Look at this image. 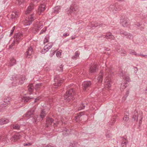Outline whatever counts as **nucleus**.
Segmentation results:
<instances>
[{
    "instance_id": "f257e3e1",
    "label": "nucleus",
    "mask_w": 147,
    "mask_h": 147,
    "mask_svg": "<svg viewBox=\"0 0 147 147\" xmlns=\"http://www.w3.org/2000/svg\"><path fill=\"white\" fill-rule=\"evenodd\" d=\"M41 0H31V2L26 10L25 13L27 15L24 21L23 24L25 26L30 25L32 22L35 19V15L34 13L32 12L34 9V4L33 3L36 1V3L39 2Z\"/></svg>"
},
{
    "instance_id": "f03ea898",
    "label": "nucleus",
    "mask_w": 147,
    "mask_h": 147,
    "mask_svg": "<svg viewBox=\"0 0 147 147\" xmlns=\"http://www.w3.org/2000/svg\"><path fill=\"white\" fill-rule=\"evenodd\" d=\"M53 99L52 98H49L46 102V104H45L43 106V109L42 110L40 115L42 119L45 117L46 114L48 113L51 108L53 105Z\"/></svg>"
},
{
    "instance_id": "7ed1b4c3",
    "label": "nucleus",
    "mask_w": 147,
    "mask_h": 147,
    "mask_svg": "<svg viewBox=\"0 0 147 147\" xmlns=\"http://www.w3.org/2000/svg\"><path fill=\"white\" fill-rule=\"evenodd\" d=\"M106 73V78L105 80V82L106 87L109 88L111 86L112 83L111 77L113 76V68L112 67L107 68L105 71Z\"/></svg>"
},
{
    "instance_id": "20e7f679",
    "label": "nucleus",
    "mask_w": 147,
    "mask_h": 147,
    "mask_svg": "<svg viewBox=\"0 0 147 147\" xmlns=\"http://www.w3.org/2000/svg\"><path fill=\"white\" fill-rule=\"evenodd\" d=\"M76 97V89L74 88H71L67 90L64 95V99L68 102L74 100Z\"/></svg>"
},
{
    "instance_id": "39448f33",
    "label": "nucleus",
    "mask_w": 147,
    "mask_h": 147,
    "mask_svg": "<svg viewBox=\"0 0 147 147\" xmlns=\"http://www.w3.org/2000/svg\"><path fill=\"white\" fill-rule=\"evenodd\" d=\"M25 75H18L15 74L12 76V78L13 81L12 82V86H17L19 84L24 83L25 79Z\"/></svg>"
},
{
    "instance_id": "423d86ee",
    "label": "nucleus",
    "mask_w": 147,
    "mask_h": 147,
    "mask_svg": "<svg viewBox=\"0 0 147 147\" xmlns=\"http://www.w3.org/2000/svg\"><path fill=\"white\" fill-rule=\"evenodd\" d=\"M34 110H32L30 111H28L24 115V119H28L31 117H33L32 118V120L33 122L35 123H38L39 121L37 119L38 116H33L34 113Z\"/></svg>"
},
{
    "instance_id": "0eeeda50",
    "label": "nucleus",
    "mask_w": 147,
    "mask_h": 147,
    "mask_svg": "<svg viewBox=\"0 0 147 147\" xmlns=\"http://www.w3.org/2000/svg\"><path fill=\"white\" fill-rule=\"evenodd\" d=\"M132 118L134 121H137L138 120L139 124H141L142 122V120L143 118V113L141 112H138L136 110H135L132 113Z\"/></svg>"
},
{
    "instance_id": "6e6552de",
    "label": "nucleus",
    "mask_w": 147,
    "mask_h": 147,
    "mask_svg": "<svg viewBox=\"0 0 147 147\" xmlns=\"http://www.w3.org/2000/svg\"><path fill=\"white\" fill-rule=\"evenodd\" d=\"M61 75H57L54 77L55 83L53 84V87L54 88H57L61 85V84L63 82L64 78H61Z\"/></svg>"
},
{
    "instance_id": "1a4fd4ad",
    "label": "nucleus",
    "mask_w": 147,
    "mask_h": 147,
    "mask_svg": "<svg viewBox=\"0 0 147 147\" xmlns=\"http://www.w3.org/2000/svg\"><path fill=\"white\" fill-rule=\"evenodd\" d=\"M25 35L22 32H19L15 34L14 36V41L19 43L20 41L25 37Z\"/></svg>"
},
{
    "instance_id": "9d476101",
    "label": "nucleus",
    "mask_w": 147,
    "mask_h": 147,
    "mask_svg": "<svg viewBox=\"0 0 147 147\" xmlns=\"http://www.w3.org/2000/svg\"><path fill=\"white\" fill-rule=\"evenodd\" d=\"M78 11L75 5H71L70 7L67 9L66 10V13L69 16H74V15L77 14Z\"/></svg>"
},
{
    "instance_id": "9b49d317",
    "label": "nucleus",
    "mask_w": 147,
    "mask_h": 147,
    "mask_svg": "<svg viewBox=\"0 0 147 147\" xmlns=\"http://www.w3.org/2000/svg\"><path fill=\"white\" fill-rule=\"evenodd\" d=\"M120 22L122 26L124 27H129L130 23L129 19L124 15L121 16L120 18Z\"/></svg>"
},
{
    "instance_id": "f8f14e48",
    "label": "nucleus",
    "mask_w": 147,
    "mask_h": 147,
    "mask_svg": "<svg viewBox=\"0 0 147 147\" xmlns=\"http://www.w3.org/2000/svg\"><path fill=\"white\" fill-rule=\"evenodd\" d=\"M105 24H103L102 22L100 21H95L94 22H92L89 24V26L91 27H105Z\"/></svg>"
},
{
    "instance_id": "ddd939ff",
    "label": "nucleus",
    "mask_w": 147,
    "mask_h": 147,
    "mask_svg": "<svg viewBox=\"0 0 147 147\" xmlns=\"http://www.w3.org/2000/svg\"><path fill=\"white\" fill-rule=\"evenodd\" d=\"M53 120L52 118L47 117L46 120V127H48L49 126L52 125L53 123L54 127L57 126V123L53 122Z\"/></svg>"
},
{
    "instance_id": "4468645a",
    "label": "nucleus",
    "mask_w": 147,
    "mask_h": 147,
    "mask_svg": "<svg viewBox=\"0 0 147 147\" xmlns=\"http://www.w3.org/2000/svg\"><path fill=\"white\" fill-rule=\"evenodd\" d=\"M121 6H117L116 4L111 5L110 6L109 9L110 11H112L113 12L115 13V11L121 9Z\"/></svg>"
},
{
    "instance_id": "2eb2a0df",
    "label": "nucleus",
    "mask_w": 147,
    "mask_h": 147,
    "mask_svg": "<svg viewBox=\"0 0 147 147\" xmlns=\"http://www.w3.org/2000/svg\"><path fill=\"white\" fill-rule=\"evenodd\" d=\"M33 53V51L32 48L31 47H29L25 53L26 58H30L31 55Z\"/></svg>"
},
{
    "instance_id": "dca6fc26",
    "label": "nucleus",
    "mask_w": 147,
    "mask_h": 147,
    "mask_svg": "<svg viewBox=\"0 0 147 147\" xmlns=\"http://www.w3.org/2000/svg\"><path fill=\"white\" fill-rule=\"evenodd\" d=\"M22 136L20 133H17L14 134L11 138H10V140L11 141L16 142L17 140L20 138Z\"/></svg>"
},
{
    "instance_id": "f3484780",
    "label": "nucleus",
    "mask_w": 147,
    "mask_h": 147,
    "mask_svg": "<svg viewBox=\"0 0 147 147\" xmlns=\"http://www.w3.org/2000/svg\"><path fill=\"white\" fill-rule=\"evenodd\" d=\"M92 83L90 81H87L83 82L82 84L83 89L84 90L90 87Z\"/></svg>"
},
{
    "instance_id": "a211bd4d",
    "label": "nucleus",
    "mask_w": 147,
    "mask_h": 147,
    "mask_svg": "<svg viewBox=\"0 0 147 147\" xmlns=\"http://www.w3.org/2000/svg\"><path fill=\"white\" fill-rule=\"evenodd\" d=\"M98 70V65L96 64H94L93 66H91L90 68V73L93 74L95 73Z\"/></svg>"
},
{
    "instance_id": "6ab92c4d",
    "label": "nucleus",
    "mask_w": 147,
    "mask_h": 147,
    "mask_svg": "<svg viewBox=\"0 0 147 147\" xmlns=\"http://www.w3.org/2000/svg\"><path fill=\"white\" fill-rule=\"evenodd\" d=\"M46 9L45 6V5L42 4L40 5L38 8L37 11V13L39 15L42 14Z\"/></svg>"
},
{
    "instance_id": "aec40b11",
    "label": "nucleus",
    "mask_w": 147,
    "mask_h": 147,
    "mask_svg": "<svg viewBox=\"0 0 147 147\" xmlns=\"http://www.w3.org/2000/svg\"><path fill=\"white\" fill-rule=\"evenodd\" d=\"M19 17V13L17 11L11 13L8 16V18L9 19H14Z\"/></svg>"
},
{
    "instance_id": "412c9836",
    "label": "nucleus",
    "mask_w": 147,
    "mask_h": 147,
    "mask_svg": "<svg viewBox=\"0 0 147 147\" xmlns=\"http://www.w3.org/2000/svg\"><path fill=\"white\" fill-rule=\"evenodd\" d=\"M104 71L103 70H101L97 78L98 82L100 83H101L103 80V76Z\"/></svg>"
},
{
    "instance_id": "4be33fe9",
    "label": "nucleus",
    "mask_w": 147,
    "mask_h": 147,
    "mask_svg": "<svg viewBox=\"0 0 147 147\" xmlns=\"http://www.w3.org/2000/svg\"><path fill=\"white\" fill-rule=\"evenodd\" d=\"M116 50L118 51V53L120 54L122 56H125L127 54V52L124 49H118L117 48L116 49Z\"/></svg>"
},
{
    "instance_id": "5701e85b",
    "label": "nucleus",
    "mask_w": 147,
    "mask_h": 147,
    "mask_svg": "<svg viewBox=\"0 0 147 147\" xmlns=\"http://www.w3.org/2000/svg\"><path fill=\"white\" fill-rule=\"evenodd\" d=\"M121 141V146L122 147H126L128 143L127 139L125 138H122Z\"/></svg>"
},
{
    "instance_id": "b1692460",
    "label": "nucleus",
    "mask_w": 147,
    "mask_h": 147,
    "mask_svg": "<svg viewBox=\"0 0 147 147\" xmlns=\"http://www.w3.org/2000/svg\"><path fill=\"white\" fill-rule=\"evenodd\" d=\"M11 98L10 97H7V98L4 99V103H2L1 105L3 108L7 106L8 104L9 103V101L11 100Z\"/></svg>"
},
{
    "instance_id": "393cba45",
    "label": "nucleus",
    "mask_w": 147,
    "mask_h": 147,
    "mask_svg": "<svg viewBox=\"0 0 147 147\" xmlns=\"http://www.w3.org/2000/svg\"><path fill=\"white\" fill-rule=\"evenodd\" d=\"M104 38H106L107 39H110L111 40H114L115 37L114 36L112 35V33L110 32L107 33L104 35Z\"/></svg>"
},
{
    "instance_id": "a878e982",
    "label": "nucleus",
    "mask_w": 147,
    "mask_h": 147,
    "mask_svg": "<svg viewBox=\"0 0 147 147\" xmlns=\"http://www.w3.org/2000/svg\"><path fill=\"white\" fill-rule=\"evenodd\" d=\"M42 83H39L36 85L35 88L36 92H40L41 90L43 88V86H42Z\"/></svg>"
},
{
    "instance_id": "bb28decb",
    "label": "nucleus",
    "mask_w": 147,
    "mask_h": 147,
    "mask_svg": "<svg viewBox=\"0 0 147 147\" xmlns=\"http://www.w3.org/2000/svg\"><path fill=\"white\" fill-rule=\"evenodd\" d=\"M128 53L131 55H134L136 57H139V53H137L134 50L129 49L128 51Z\"/></svg>"
},
{
    "instance_id": "cd10ccee",
    "label": "nucleus",
    "mask_w": 147,
    "mask_h": 147,
    "mask_svg": "<svg viewBox=\"0 0 147 147\" xmlns=\"http://www.w3.org/2000/svg\"><path fill=\"white\" fill-rule=\"evenodd\" d=\"M123 120L124 124L126 126L127 125V123L129 120V115H125L123 118Z\"/></svg>"
},
{
    "instance_id": "c85d7f7f",
    "label": "nucleus",
    "mask_w": 147,
    "mask_h": 147,
    "mask_svg": "<svg viewBox=\"0 0 147 147\" xmlns=\"http://www.w3.org/2000/svg\"><path fill=\"white\" fill-rule=\"evenodd\" d=\"M71 131L70 129H68L67 128H65L62 131V134L64 136H66L69 135L70 133V131Z\"/></svg>"
},
{
    "instance_id": "c756f323",
    "label": "nucleus",
    "mask_w": 147,
    "mask_h": 147,
    "mask_svg": "<svg viewBox=\"0 0 147 147\" xmlns=\"http://www.w3.org/2000/svg\"><path fill=\"white\" fill-rule=\"evenodd\" d=\"M20 125L16 123L12 124L10 125V128L12 129L18 130L20 129Z\"/></svg>"
},
{
    "instance_id": "7c9ffc66",
    "label": "nucleus",
    "mask_w": 147,
    "mask_h": 147,
    "mask_svg": "<svg viewBox=\"0 0 147 147\" xmlns=\"http://www.w3.org/2000/svg\"><path fill=\"white\" fill-rule=\"evenodd\" d=\"M9 121L8 119L5 118L0 119V125H3L8 123Z\"/></svg>"
},
{
    "instance_id": "2f4dec72",
    "label": "nucleus",
    "mask_w": 147,
    "mask_h": 147,
    "mask_svg": "<svg viewBox=\"0 0 147 147\" xmlns=\"http://www.w3.org/2000/svg\"><path fill=\"white\" fill-rule=\"evenodd\" d=\"M16 64V60L13 57L10 60L8 66L11 67Z\"/></svg>"
},
{
    "instance_id": "473e14b6",
    "label": "nucleus",
    "mask_w": 147,
    "mask_h": 147,
    "mask_svg": "<svg viewBox=\"0 0 147 147\" xmlns=\"http://www.w3.org/2000/svg\"><path fill=\"white\" fill-rule=\"evenodd\" d=\"M125 71L122 69H120L118 72V74L120 76V77L124 78L125 76Z\"/></svg>"
},
{
    "instance_id": "72a5a7b5",
    "label": "nucleus",
    "mask_w": 147,
    "mask_h": 147,
    "mask_svg": "<svg viewBox=\"0 0 147 147\" xmlns=\"http://www.w3.org/2000/svg\"><path fill=\"white\" fill-rule=\"evenodd\" d=\"M28 90L29 94H32L34 90V86L33 84H29L28 87Z\"/></svg>"
},
{
    "instance_id": "f704fd0d",
    "label": "nucleus",
    "mask_w": 147,
    "mask_h": 147,
    "mask_svg": "<svg viewBox=\"0 0 147 147\" xmlns=\"http://www.w3.org/2000/svg\"><path fill=\"white\" fill-rule=\"evenodd\" d=\"M33 98V97H24L22 99V101L24 102V103H28L30 101V100Z\"/></svg>"
},
{
    "instance_id": "c9c22d12",
    "label": "nucleus",
    "mask_w": 147,
    "mask_h": 147,
    "mask_svg": "<svg viewBox=\"0 0 147 147\" xmlns=\"http://www.w3.org/2000/svg\"><path fill=\"white\" fill-rule=\"evenodd\" d=\"M7 138L5 136H0V143L1 142H3L4 144H5L6 142H7Z\"/></svg>"
},
{
    "instance_id": "e433bc0d",
    "label": "nucleus",
    "mask_w": 147,
    "mask_h": 147,
    "mask_svg": "<svg viewBox=\"0 0 147 147\" xmlns=\"http://www.w3.org/2000/svg\"><path fill=\"white\" fill-rule=\"evenodd\" d=\"M80 54V52L78 51H76L74 55H73L72 58L73 59L76 60L78 59L79 57Z\"/></svg>"
},
{
    "instance_id": "4c0bfd02",
    "label": "nucleus",
    "mask_w": 147,
    "mask_h": 147,
    "mask_svg": "<svg viewBox=\"0 0 147 147\" xmlns=\"http://www.w3.org/2000/svg\"><path fill=\"white\" fill-rule=\"evenodd\" d=\"M61 9V7L60 6H56L54 8V12L56 14L60 12Z\"/></svg>"
},
{
    "instance_id": "58836bf2",
    "label": "nucleus",
    "mask_w": 147,
    "mask_h": 147,
    "mask_svg": "<svg viewBox=\"0 0 147 147\" xmlns=\"http://www.w3.org/2000/svg\"><path fill=\"white\" fill-rule=\"evenodd\" d=\"M124 37H126L127 38L131 40L133 39L134 37L131 34L127 32L126 34V35Z\"/></svg>"
},
{
    "instance_id": "ea45409f",
    "label": "nucleus",
    "mask_w": 147,
    "mask_h": 147,
    "mask_svg": "<svg viewBox=\"0 0 147 147\" xmlns=\"http://www.w3.org/2000/svg\"><path fill=\"white\" fill-rule=\"evenodd\" d=\"M51 67V65L50 64H48L47 63H46L44 67V70L46 71H48L50 70Z\"/></svg>"
},
{
    "instance_id": "a19ab883",
    "label": "nucleus",
    "mask_w": 147,
    "mask_h": 147,
    "mask_svg": "<svg viewBox=\"0 0 147 147\" xmlns=\"http://www.w3.org/2000/svg\"><path fill=\"white\" fill-rule=\"evenodd\" d=\"M82 113V112H80L79 113L77 114V116H76L74 117L75 120L76 121H78V120H80V118L81 116L83 115L82 114H81V113Z\"/></svg>"
},
{
    "instance_id": "79ce46f5",
    "label": "nucleus",
    "mask_w": 147,
    "mask_h": 147,
    "mask_svg": "<svg viewBox=\"0 0 147 147\" xmlns=\"http://www.w3.org/2000/svg\"><path fill=\"white\" fill-rule=\"evenodd\" d=\"M119 30L120 35L123 37H124L126 35V34L127 33V32L122 29L120 30Z\"/></svg>"
},
{
    "instance_id": "37998d69",
    "label": "nucleus",
    "mask_w": 147,
    "mask_h": 147,
    "mask_svg": "<svg viewBox=\"0 0 147 147\" xmlns=\"http://www.w3.org/2000/svg\"><path fill=\"white\" fill-rule=\"evenodd\" d=\"M79 145L78 143L76 142H74L70 144L69 147H78Z\"/></svg>"
},
{
    "instance_id": "c03bdc74",
    "label": "nucleus",
    "mask_w": 147,
    "mask_h": 147,
    "mask_svg": "<svg viewBox=\"0 0 147 147\" xmlns=\"http://www.w3.org/2000/svg\"><path fill=\"white\" fill-rule=\"evenodd\" d=\"M85 105L84 104H81L79 105L77 108L78 110V111H80L82 109H84L85 108Z\"/></svg>"
},
{
    "instance_id": "a18cd8bd",
    "label": "nucleus",
    "mask_w": 147,
    "mask_h": 147,
    "mask_svg": "<svg viewBox=\"0 0 147 147\" xmlns=\"http://www.w3.org/2000/svg\"><path fill=\"white\" fill-rule=\"evenodd\" d=\"M52 46V44L51 43H49L47 45H46L44 47L45 49H47V50H48L50 49Z\"/></svg>"
},
{
    "instance_id": "49530a36",
    "label": "nucleus",
    "mask_w": 147,
    "mask_h": 147,
    "mask_svg": "<svg viewBox=\"0 0 147 147\" xmlns=\"http://www.w3.org/2000/svg\"><path fill=\"white\" fill-rule=\"evenodd\" d=\"M19 43H17L14 41V40L13 39V42L9 46V49H11L13 48V47L16 45L17 46Z\"/></svg>"
},
{
    "instance_id": "de8ad7c7",
    "label": "nucleus",
    "mask_w": 147,
    "mask_h": 147,
    "mask_svg": "<svg viewBox=\"0 0 147 147\" xmlns=\"http://www.w3.org/2000/svg\"><path fill=\"white\" fill-rule=\"evenodd\" d=\"M116 121V118H113L111 119V120L110 121L109 123V125H112L115 123Z\"/></svg>"
},
{
    "instance_id": "09e8293b",
    "label": "nucleus",
    "mask_w": 147,
    "mask_h": 147,
    "mask_svg": "<svg viewBox=\"0 0 147 147\" xmlns=\"http://www.w3.org/2000/svg\"><path fill=\"white\" fill-rule=\"evenodd\" d=\"M144 13L143 12H142L140 15V18L143 19V20H144V19L146 18V15H145V14L144 15ZM146 17H147V15H146Z\"/></svg>"
},
{
    "instance_id": "8fccbe9b",
    "label": "nucleus",
    "mask_w": 147,
    "mask_h": 147,
    "mask_svg": "<svg viewBox=\"0 0 147 147\" xmlns=\"http://www.w3.org/2000/svg\"><path fill=\"white\" fill-rule=\"evenodd\" d=\"M43 26L42 23V22H40L37 25V27L38 28H41Z\"/></svg>"
},
{
    "instance_id": "3c124183",
    "label": "nucleus",
    "mask_w": 147,
    "mask_h": 147,
    "mask_svg": "<svg viewBox=\"0 0 147 147\" xmlns=\"http://www.w3.org/2000/svg\"><path fill=\"white\" fill-rule=\"evenodd\" d=\"M63 65H61L60 66H58L57 67V69L59 71L61 72L63 71Z\"/></svg>"
},
{
    "instance_id": "603ef678",
    "label": "nucleus",
    "mask_w": 147,
    "mask_h": 147,
    "mask_svg": "<svg viewBox=\"0 0 147 147\" xmlns=\"http://www.w3.org/2000/svg\"><path fill=\"white\" fill-rule=\"evenodd\" d=\"M61 51H58L56 53V56L59 58H61Z\"/></svg>"
},
{
    "instance_id": "864d4df0",
    "label": "nucleus",
    "mask_w": 147,
    "mask_h": 147,
    "mask_svg": "<svg viewBox=\"0 0 147 147\" xmlns=\"http://www.w3.org/2000/svg\"><path fill=\"white\" fill-rule=\"evenodd\" d=\"M49 37L45 36L44 40V44H45V43L49 42Z\"/></svg>"
},
{
    "instance_id": "5fc2aeb1",
    "label": "nucleus",
    "mask_w": 147,
    "mask_h": 147,
    "mask_svg": "<svg viewBox=\"0 0 147 147\" xmlns=\"http://www.w3.org/2000/svg\"><path fill=\"white\" fill-rule=\"evenodd\" d=\"M47 30V27H45L40 31V34H43Z\"/></svg>"
},
{
    "instance_id": "6e6d98bb",
    "label": "nucleus",
    "mask_w": 147,
    "mask_h": 147,
    "mask_svg": "<svg viewBox=\"0 0 147 147\" xmlns=\"http://www.w3.org/2000/svg\"><path fill=\"white\" fill-rule=\"evenodd\" d=\"M25 0H17L18 4L19 5H20L21 4L23 3Z\"/></svg>"
},
{
    "instance_id": "4d7b16f0",
    "label": "nucleus",
    "mask_w": 147,
    "mask_h": 147,
    "mask_svg": "<svg viewBox=\"0 0 147 147\" xmlns=\"http://www.w3.org/2000/svg\"><path fill=\"white\" fill-rule=\"evenodd\" d=\"M15 26H13L12 28V29L10 31V36L13 33V32L15 29Z\"/></svg>"
},
{
    "instance_id": "13d9d810",
    "label": "nucleus",
    "mask_w": 147,
    "mask_h": 147,
    "mask_svg": "<svg viewBox=\"0 0 147 147\" xmlns=\"http://www.w3.org/2000/svg\"><path fill=\"white\" fill-rule=\"evenodd\" d=\"M48 51V50L47 49H45V48L44 47L41 51V52L42 54H44Z\"/></svg>"
},
{
    "instance_id": "bf43d9fd",
    "label": "nucleus",
    "mask_w": 147,
    "mask_h": 147,
    "mask_svg": "<svg viewBox=\"0 0 147 147\" xmlns=\"http://www.w3.org/2000/svg\"><path fill=\"white\" fill-rule=\"evenodd\" d=\"M125 80L128 82H129L130 81V79L128 76H125Z\"/></svg>"
},
{
    "instance_id": "052dcab7",
    "label": "nucleus",
    "mask_w": 147,
    "mask_h": 147,
    "mask_svg": "<svg viewBox=\"0 0 147 147\" xmlns=\"http://www.w3.org/2000/svg\"><path fill=\"white\" fill-rule=\"evenodd\" d=\"M69 33H64L63 34L62 38H65L67 36H69Z\"/></svg>"
},
{
    "instance_id": "680f3d73",
    "label": "nucleus",
    "mask_w": 147,
    "mask_h": 147,
    "mask_svg": "<svg viewBox=\"0 0 147 147\" xmlns=\"http://www.w3.org/2000/svg\"><path fill=\"white\" fill-rule=\"evenodd\" d=\"M141 56L142 57H145V58H147V55H144L142 54H141V53L139 54V57Z\"/></svg>"
},
{
    "instance_id": "e2e57ef3",
    "label": "nucleus",
    "mask_w": 147,
    "mask_h": 147,
    "mask_svg": "<svg viewBox=\"0 0 147 147\" xmlns=\"http://www.w3.org/2000/svg\"><path fill=\"white\" fill-rule=\"evenodd\" d=\"M127 97L126 96L124 95V96L122 97V102H124L126 99Z\"/></svg>"
},
{
    "instance_id": "0e129e2a",
    "label": "nucleus",
    "mask_w": 147,
    "mask_h": 147,
    "mask_svg": "<svg viewBox=\"0 0 147 147\" xmlns=\"http://www.w3.org/2000/svg\"><path fill=\"white\" fill-rule=\"evenodd\" d=\"M126 86H125L124 84H122L121 85V89H125L126 87Z\"/></svg>"
},
{
    "instance_id": "69168bd1",
    "label": "nucleus",
    "mask_w": 147,
    "mask_h": 147,
    "mask_svg": "<svg viewBox=\"0 0 147 147\" xmlns=\"http://www.w3.org/2000/svg\"><path fill=\"white\" fill-rule=\"evenodd\" d=\"M135 25L137 27H139L142 25V24L140 23L136 22L135 23Z\"/></svg>"
},
{
    "instance_id": "338daca9",
    "label": "nucleus",
    "mask_w": 147,
    "mask_h": 147,
    "mask_svg": "<svg viewBox=\"0 0 147 147\" xmlns=\"http://www.w3.org/2000/svg\"><path fill=\"white\" fill-rule=\"evenodd\" d=\"M46 147H56V146H53L52 144H48L46 146Z\"/></svg>"
},
{
    "instance_id": "774afa93",
    "label": "nucleus",
    "mask_w": 147,
    "mask_h": 147,
    "mask_svg": "<svg viewBox=\"0 0 147 147\" xmlns=\"http://www.w3.org/2000/svg\"><path fill=\"white\" fill-rule=\"evenodd\" d=\"M41 98V97L40 96L38 97L35 99L34 102H36L38 100H39Z\"/></svg>"
}]
</instances>
